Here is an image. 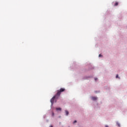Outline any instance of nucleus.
Returning <instances> with one entry per match:
<instances>
[{"label":"nucleus","instance_id":"3","mask_svg":"<svg viewBox=\"0 0 127 127\" xmlns=\"http://www.w3.org/2000/svg\"><path fill=\"white\" fill-rule=\"evenodd\" d=\"M65 112L66 115L68 116V115H69V112H68V111L67 110H65Z\"/></svg>","mask_w":127,"mask_h":127},{"label":"nucleus","instance_id":"2","mask_svg":"<svg viewBox=\"0 0 127 127\" xmlns=\"http://www.w3.org/2000/svg\"><path fill=\"white\" fill-rule=\"evenodd\" d=\"M98 98L96 97H92V100H93V101H97Z\"/></svg>","mask_w":127,"mask_h":127},{"label":"nucleus","instance_id":"10","mask_svg":"<svg viewBox=\"0 0 127 127\" xmlns=\"http://www.w3.org/2000/svg\"><path fill=\"white\" fill-rule=\"evenodd\" d=\"M52 115H53V117H54V113H53Z\"/></svg>","mask_w":127,"mask_h":127},{"label":"nucleus","instance_id":"4","mask_svg":"<svg viewBox=\"0 0 127 127\" xmlns=\"http://www.w3.org/2000/svg\"><path fill=\"white\" fill-rule=\"evenodd\" d=\"M114 5H115V6H117L119 5V2H116Z\"/></svg>","mask_w":127,"mask_h":127},{"label":"nucleus","instance_id":"6","mask_svg":"<svg viewBox=\"0 0 127 127\" xmlns=\"http://www.w3.org/2000/svg\"><path fill=\"white\" fill-rule=\"evenodd\" d=\"M116 78H119L120 79V77H119V75H118V74H117V75H116Z\"/></svg>","mask_w":127,"mask_h":127},{"label":"nucleus","instance_id":"8","mask_svg":"<svg viewBox=\"0 0 127 127\" xmlns=\"http://www.w3.org/2000/svg\"><path fill=\"white\" fill-rule=\"evenodd\" d=\"M95 81H97V80H98V78H95Z\"/></svg>","mask_w":127,"mask_h":127},{"label":"nucleus","instance_id":"7","mask_svg":"<svg viewBox=\"0 0 127 127\" xmlns=\"http://www.w3.org/2000/svg\"><path fill=\"white\" fill-rule=\"evenodd\" d=\"M75 123H77V121L76 120L73 122V124H75Z\"/></svg>","mask_w":127,"mask_h":127},{"label":"nucleus","instance_id":"1","mask_svg":"<svg viewBox=\"0 0 127 127\" xmlns=\"http://www.w3.org/2000/svg\"><path fill=\"white\" fill-rule=\"evenodd\" d=\"M64 91L65 88H61L60 90L57 91V94L51 99V103H52V105H53L54 103V100L55 99H58V98L60 97L61 93H62V92H64Z\"/></svg>","mask_w":127,"mask_h":127},{"label":"nucleus","instance_id":"5","mask_svg":"<svg viewBox=\"0 0 127 127\" xmlns=\"http://www.w3.org/2000/svg\"><path fill=\"white\" fill-rule=\"evenodd\" d=\"M56 110L57 111H61V108H57L56 109Z\"/></svg>","mask_w":127,"mask_h":127},{"label":"nucleus","instance_id":"12","mask_svg":"<svg viewBox=\"0 0 127 127\" xmlns=\"http://www.w3.org/2000/svg\"><path fill=\"white\" fill-rule=\"evenodd\" d=\"M50 127H53V126H51Z\"/></svg>","mask_w":127,"mask_h":127},{"label":"nucleus","instance_id":"11","mask_svg":"<svg viewBox=\"0 0 127 127\" xmlns=\"http://www.w3.org/2000/svg\"><path fill=\"white\" fill-rule=\"evenodd\" d=\"M105 127H109L108 126H106Z\"/></svg>","mask_w":127,"mask_h":127},{"label":"nucleus","instance_id":"9","mask_svg":"<svg viewBox=\"0 0 127 127\" xmlns=\"http://www.w3.org/2000/svg\"><path fill=\"white\" fill-rule=\"evenodd\" d=\"M101 54H100L99 55V57H101Z\"/></svg>","mask_w":127,"mask_h":127}]
</instances>
